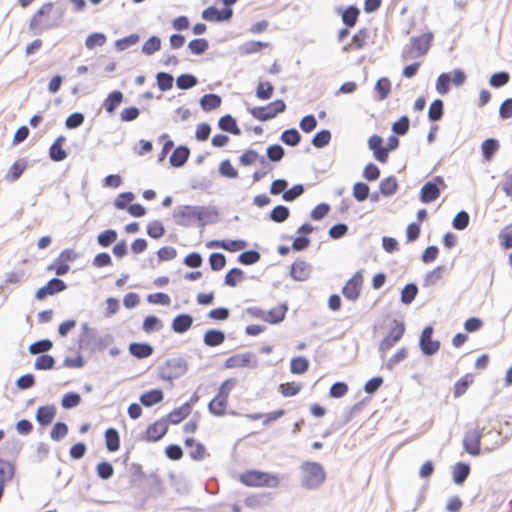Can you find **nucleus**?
<instances>
[{
	"mask_svg": "<svg viewBox=\"0 0 512 512\" xmlns=\"http://www.w3.org/2000/svg\"><path fill=\"white\" fill-rule=\"evenodd\" d=\"M66 7L60 3H43L29 20V29L34 33L52 30L62 26Z\"/></svg>",
	"mask_w": 512,
	"mask_h": 512,
	"instance_id": "1",
	"label": "nucleus"
},
{
	"mask_svg": "<svg viewBox=\"0 0 512 512\" xmlns=\"http://www.w3.org/2000/svg\"><path fill=\"white\" fill-rule=\"evenodd\" d=\"M238 479L243 485L253 488L273 489L277 488L281 482L279 475L256 469L245 470L239 475Z\"/></svg>",
	"mask_w": 512,
	"mask_h": 512,
	"instance_id": "2",
	"label": "nucleus"
},
{
	"mask_svg": "<svg viewBox=\"0 0 512 512\" xmlns=\"http://www.w3.org/2000/svg\"><path fill=\"white\" fill-rule=\"evenodd\" d=\"M432 38L431 33L411 38L410 43L402 51V59L409 61L423 57L430 48Z\"/></svg>",
	"mask_w": 512,
	"mask_h": 512,
	"instance_id": "3",
	"label": "nucleus"
},
{
	"mask_svg": "<svg viewBox=\"0 0 512 512\" xmlns=\"http://www.w3.org/2000/svg\"><path fill=\"white\" fill-rule=\"evenodd\" d=\"M302 484L308 489H315L324 483L326 473L323 466L317 462H304L301 465Z\"/></svg>",
	"mask_w": 512,
	"mask_h": 512,
	"instance_id": "4",
	"label": "nucleus"
},
{
	"mask_svg": "<svg viewBox=\"0 0 512 512\" xmlns=\"http://www.w3.org/2000/svg\"><path fill=\"white\" fill-rule=\"evenodd\" d=\"M286 110V104L278 99L267 106L253 107L249 109L250 114L259 121H268Z\"/></svg>",
	"mask_w": 512,
	"mask_h": 512,
	"instance_id": "5",
	"label": "nucleus"
},
{
	"mask_svg": "<svg viewBox=\"0 0 512 512\" xmlns=\"http://www.w3.org/2000/svg\"><path fill=\"white\" fill-rule=\"evenodd\" d=\"M187 364L182 359H169L159 368V377L165 381H172L184 375Z\"/></svg>",
	"mask_w": 512,
	"mask_h": 512,
	"instance_id": "6",
	"label": "nucleus"
},
{
	"mask_svg": "<svg viewBox=\"0 0 512 512\" xmlns=\"http://www.w3.org/2000/svg\"><path fill=\"white\" fill-rule=\"evenodd\" d=\"M481 436L482 433L478 427H470L465 431L463 437V447L468 454L472 456L480 455Z\"/></svg>",
	"mask_w": 512,
	"mask_h": 512,
	"instance_id": "7",
	"label": "nucleus"
},
{
	"mask_svg": "<svg viewBox=\"0 0 512 512\" xmlns=\"http://www.w3.org/2000/svg\"><path fill=\"white\" fill-rule=\"evenodd\" d=\"M202 212L198 207L185 205L178 208L173 217L176 224L189 226L195 220L201 219Z\"/></svg>",
	"mask_w": 512,
	"mask_h": 512,
	"instance_id": "8",
	"label": "nucleus"
},
{
	"mask_svg": "<svg viewBox=\"0 0 512 512\" xmlns=\"http://www.w3.org/2000/svg\"><path fill=\"white\" fill-rule=\"evenodd\" d=\"M445 182L442 177L437 176L434 182H427L421 188L420 199L423 203L435 201L440 196V189L445 188Z\"/></svg>",
	"mask_w": 512,
	"mask_h": 512,
	"instance_id": "9",
	"label": "nucleus"
},
{
	"mask_svg": "<svg viewBox=\"0 0 512 512\" xmlns=\"http://www.w3.org/2000/svg\"><path fill=\"white\" fill-rule=\"evenodd\" d=\"M405 324L402 321L394 320L393 326L387 336L380 343V350L387 351L391 349L403 336Z\"/></svg>",
	"mask_w": 512,
	"mask_h": 512,
	"instance_id": "10",
	"label": "nucleus"
},
{
	"mask_svg": "<svg viewBox=\"0 0 512 512\" xmlns=\"http://www.w3.org/2000/svg\"><path fill=\"white\" fill-rule=\"evenodd\" d=\"M312 266L306 260L299 258L295 260L290 267V276L295 281H306L310 278Z\"/></svg>",
	"mask_w": 512,
	"mask_h": 512,
	"instance_id": "11",
	"label": "nucleus"
},
{
	"mask_svg": "<svg viewBox=\"0 0 512 512\" xmlns=\"http://www.w3.org/2000/svg\"><path fill=\"white\" fill-rule=\"evenodd\" d=\"M433 328L425 327L420 337V347L423 354L431 356L440 349V342L432 339Z\"/></svg>",
	"mask_w": 512,
	"mask_h": 512,
	"instance_id": "12",
	"label": "nucleus"
},
{
	"mask_svg": "<svg viewBox=\"0 0 512 512\" xmlns=\"http://www.w3.org/2000/svg\"><path fill=\"white\" fill-rule=\"evenodd\" d=\"M255 363V355L252 352H246L230 356L226 359L224 366L228 369H234L254 366Z\"/></svg>",
	"mask_w": 512,
	"mask_h": 512,
	"instance_id": "13",
	"label": "nucleus"
},
{
	"mask_svg": "<svg viewBox=\"0 0 512 512\" xmlns=\"http://www.w3.org/2000/svg\"><path fill=\"white\" fill-rule=\"evenodd\" d=\"M362 284L363 276L360 272H356L342 289L344 297L352 301L356 300L360 295Z\"/></svg>",
	"mask_w": 512,
	"mask_h": 512,
	"instance_id": "14",
	"label": "nucleus"
},
{
	"mask_svg": "<svg viewBox=\"0 0 512 512\" xmlns=\"http://www.w3.org/2000/svg\"><path fill=\"white\" fill-rule=\"evenodd\" d=\"M168 431L167 422L164 419L155 421L149 425L144 433L143 439L147 442L160 440Z\"/></svg>",
	"mask_w": 512,
	"mask_h": 512,
	"instance_id": "15",
	"label": "nucleus"
},
{
	"mask_svg": "<svg viewBox=\"0 0 512 512\" xmlns=\"http://www.w3.org/2000/svg\"><path fill=\"white\" fill-rule=\"evenodd\" d=\"M65 289L66 284L61 279L53 278L46 285L36 291L35 297L38 300H43L45 297L62 292Z\"/></svg>",
	"mask_w": 512,
	"mask_h": 512,
	"instance_id": "16",
	"label": "nucleus"
},
{
	"mask_svg": "<svg viewBox=\"0 0 512 512\" xmlns=\"http://www.w3.org/2000/svg\"><path fill=\"white\" fill-rule=\"evenodd\" d=\"M233 11L231 8L226 7L222 10H218L215 7H208L202 13L203 19L211 22H222L227 21L232 17Z\"/></svg>",
	"mask_w": 512,
	"mask_h": 512,
	"instance_id": "17",
	"label": "nucleus"
},
{
	"mask_svg": "<svg viewBox=\"0 0 512 512\" xmlns=\"http://www.w3.org/2000/svg\"><path fill=\"white\" fill-rule=\"evenodd\" d=\"M382 144L383 139L379 135L374 134L368 139L369 149L373 151L375 159L381 163H386L388 160V154Z\"/></svg>",
	"mask_w": 512,
	"mask_h": 512,
	"instance_id": "18",
	"label": "nucleus"
},
{
	"mask_svg": "<svg viewBox=\"0 0 512 512\" xmlns=\"http://www.w3.org/2000/svg\"><path fill=\"white\" fill-rule=\"evenodd\" d=\"M208 247L221 248L229 252H237L246 248L247 244L243 240H215L207 244Z\"/></svg>",
	"mask_w": 512,
	"mask_h": 512,
	"instance_id": "19",
	"label": "nucleus"
},
{
	"mask_svg": "<svg viewBox=\"0 0 512 512\" xmlns=\"http://www.w3.org/2000/svg\"><path fill=\"white\" fill-rule=\"evenodd\" d=\"M192 412V406L189 402H185L180 407L173 409L167 415V421L170 424L176 425L186 419Z\"/></svg>",
	"mask_w": 512,
	"mask_h": 512,
	"instance_id": "20",
	"label": "nucleus"
},
{
	"mask_svg": "<svg viewBox=\"0 0 512 512\" xmlns=\"http://www.w3.org/2000/svg\"><path fill=\"white\" fill-rule=\"evenodd\" d=\"M272 494L267 492L253 493L244 499V505L250 509H257L263 506Z\"/></svg>",
	"mask_w": 512,
	"mask_h": 512,
	"instance_id": "21",
	"label": "nucleus"
},
{
	"mask_svg": "<svg viewBox=\"0 0 512 512\" xmlns=\"http://www.w3.org/2000/svg\"><path fill=\"white\" fill-rule=\"evenodd\" d=\"M193 324V318L189 314L177 315L172 321V329L176 333H185Z\"/></svg>",
	"mask_w": 512,
	"mask_h": 512,
	"instance_id": "22",
	"label": "nucleus"
},
{
	"mask_svg": "<svg viewBox=\"0 0 512 512\" xmlns=\"http://www.w3.org/2000/svg\"><path fill=\"white\" fill-rule=\"evenodd\" d=\"M288 307L286 304H280L269 311H266V321L269 324H278L285 319Z\"/></svg>",
	"mask_w": 512,
	"mask_h": 512,
	"instance_id": "23",
	"label": "nucleus"
},
{
	"mask_svg": "<svg viewBox=\"0 0 512 512\" xmlns=\"http://www.w3.org/2000/svg\"><path fill=\"white\" fill-rule=\"evenodd\" d=\"M474 382V376L472 373H466L464 376H462L453 387V396L455 398H458L466 393L469 386L472 385Z\"/></svg>",
	"mask_w": 512,
	"mask_h": 512,
	"instance_id": "24",
	"label": "nucleus"
},
{
	"mask_svg": "<svg viewBox=\"0 0 512 512\" xmlns=\"http://www.w3.org/2000/svg\"><path fill=\"white\" fill-rule=\"evenodd\" d=\"M164 398L163 392L160 389H152L143 393L140 396V402L146 407H151L155 404L160 403Z\"/></svg>",
	"mask_w": 512,
	"mask_h": 512,
	"instance_id": "25",
	"label": "nucleus"
},
{
	"mask_svg": "<svg viewBox=\"0 0 512 512\" xmlns=\"http://www.w3.org/2000/svg\"><path fill=\"white\" fill-rule=\"evenodd\" d=\"M228 399L216 395L208 404L210 413L216 416H223L226 413Z\"/></svg>",
	"mask_w": 512,
	"mask_h": 512,
	"instance_id": "26",
	"label": "nucleus"
},
{
	"mask_svg": "<svg viewBox=\"0 0 512 512\" xmlns=\"http://www.w3.org/2000/svg\"><path fill=\"white\" fill-rule=\"evenodd\" d=\"M56 414V409L54 406H41L37 409L36 412V419L37 421L43 425H49Z\"/></svg>",
	"mask_w": 512,
	"mask_h": 512,
	"instance_id": "27",
	"label": "nucleus"
},
{
	"mask_svg": "<svg viewBox=\"0 0 512 512\" xmlns=\"http://www.w3.org/2000/svg\"><path fill=\"white\" fill-rule=\"evenodd\" d=\"M218 126L221 130L233 135L241 134V130L238 127L236 120L229 114L224 115L219 119Z\"/></svg>",
	"mask_w": 512,
	"mask_h": 512,
	"instance_id": "28",
	"label": "nucleus"
},
{
	"mask_svg": "<svg viewBox=\"0 0 512 512\" xmlns=\"http://www.w3.org/2000/svg\"><path fill=\"white\" fill-rule=\"evenodd\" d=\"M122 101L123 93L119 90H115L108 94V96L104 100L103 106L109 114H112L116 110V108L122 103Z\"/></svg>",
	"mask_w": 512,
	"mask_h": 512,
	"instance_id": "29",
	"label": "nucleus"
},
{
	"mask_svg": "<svg viewBox=\"0 0 512 512\" xmlns=\"http://www.w3.org/2000/svg\"><path fill=\"white\" fill-rule=\"evenodd\" d=\"M129 352L138 359L147 358L152 355L153 347L147 343H131Z\"/></svg>",
	"mask_w": 512,
	"mask_h": 512,
	"instance_id": "30",
	"label": "nucleus"
},
{
	"mask_svg": "<svg viewBox=\"0 0 512 512\" xmlns=\"http://www.w3.org/2000/svg\"><path fill=\"white\" fill-rule=\"evenodd\" d=\"M185 445L190 448L189 455L194 460H203L206 456V449L201 444L196 442L193 438H187Z\"/></svg>",
	"mask_w": 512,
	"mask_h": 512,
	"instance_id": "31",
	"label": "nucleus"
},
{
	"mask_svg": "<svg viewBox=\"0 0 512 512\" xmlns=\"http://www.w3.org/2000/svg\"><path fill=\"white\" fill-rule=\"evenodd\" d=\"M190 155V151L185 146L177 147L172 155L170 156V164L174 167H181L185 164L188 157Z\"/></svg>",
	"mask_w": 512,
	"mask_h": 512,
	"instance_id": "32",
	"label": "nucleus"
},
{
	"mask_svg": "<svg viewBox=\"0 0 512 512\" xmlns=\"http://www.w3.org/2000/svg\"><path fill=\"white\" fill-rule=\"evenodd\" d=\"M203 341L209 347H216L225 341V334L221 330H208L204 334Z\"/></svg>",
	"mask_w": 512,
	"mask_h": 512,
	"instance_id": "33",
	"label": "nucleus"
},
{
	"mask_svg": "<svg viewBox=\"0 0 512 512\" xmlns=\"http://www.w3.org/2000/svg\"><path fill=\"white\" fill-rule=\"evenodd\" d=\"M64 141L65 138L63 136H60L50 146L49 155L52 160L59 162L67 157L66 151L62 148V144Z\"/></svg>",
	"mask_w": 512,
	"mask_h": 512,
	"instance_id": "34",
	"label": "nucleus"
},
{
	"mask_svg": "<svg viewBox=\"0 0 512 512\" xmlns=\"http://www.w3.org/2000/svg\"><path fill=\"white\" fill-rule=\"evenodd\" d=\"M221 103V97L217 94H205L200 100L202 109L207 112L219 108Z\"/></svg>",
	"mask_w": 512,
	"mask_h": 512,
	"instance_id": "35",
	"label": "nucleus"
},
{
	"mask_svg": "<svg viewBox=\"0 0 512 512\" xmlns=\"http://www.w3.org/2000/svg\"><path fill=\"white\" fill-rule=\"evenodd\" d=\"M106 447L110 452H115L120 448L119 433L114 428H109L105 432Z\"/></svg>",
	"mask_w": 512,
	"mask_h": 512,
	"instance_id": "36",
	"label": "nucleus"
},
{
	"mask_svg": "<svg viewBox=\"0 0 512 512\" xmlns=\"http://www.w3.org/2000/svg\"><path fill=\"white\" fill-rule=\"evenodd\" d=\"M302 390V384L299 382H285L278 386V391L283 397L296 396Z\"/></svg>",
	"mask_w": 512,
	"mask_h": 512,
	"instance_id": "37",
	"label": "nucleus"
},
{
	"mask_svg": "<svg viewBox=\"0 0 512 512\" xmlns=\"http://www.w3.org/2000/svg\"><path fill=\"white\" fill-rule=\"evenodd\" d=\"M498 149V141L492 138L486 139L485 141H483L481 145L482 155L484 159L488 162L492 160L494 154L498 151Z\"/></svg>",
	"mask_w": 512,
	"mask_h": 512,
	"instance_id": "38",
	"label": "nucleus"
},
{
	"mask_svg": "<svg viewBox=\"0 0 512 512\" xmlns=\"http://www.w3.org/2000/svg\"><path fill=\"white\" fill-rule=\"evenodd\" d=\"M360 11L356 6H349L342 12V21L347 27H354L358 21Z\"/></svg>",
	"mask_w": 512,
	"mask_h": 512,
	"instance_id": "39",
	"label": "nucleus"
},
{
	"mask_svg": "<svg viewBox=\"0 0 512 512\" xmlns=\"http://www.w3.org/2000/svg\"><path fill=\"white\" fill-rule=\"evenodd\" d=\"M14 472H15L14 464L7 460L0 458V481H2L4 484H6L13 478Z\"/></svg>",
	"mask_w": 512,
	"mask_h": 512,
	"instance_id": "40",
	"label": "nucleus"
},
{
	"mask_svg": "<svg viewBox=\"0 0 512 512\" xmlns=\"http://www.w3.org/2000/svg\"><path fill=\"white\" fill-rule=\"evenodd\" d=\"M27 164L24 160H18L12 164L6 174V179L10 182L16 181L26 169Z\"/></svg>",
	"mask_w": 512,
	"mask_h": 512,
	"instance_id": "41",
	"label": "nucleus"
},
{
	"mask_svg": "<svg viewBox=\"0 0 512 512\" xmlns=\"http://www.w3.org/2000/svg\"><path fill=\"white\" fill-rule=\"evenodd\" d=\"M470 473V467L465 463H457L453 469V480L456 484H462Z\"/></svg>",
	"mask_w": 512,
	"mask_h": 512,
	"instance_id": "42",
	"label": "nucleus"
},
{
	"mask_svg": "<svg viewBox=\"0 0 512 512\" xmlns=\"http://www.w3.org/2000/svg\"><path fill=\"white\" fill-rule=\"evenodd\" d=\"M379 189L384 196H391L395 194L398 189V183L395 177H387L383 179L380 182Z\"/></svg>",
	"mask_w": 512,
	"mask_h": 512,
	"instance_id": "43",
	"label": "nucleus"
},
{
	"mask_svg": "<svg viewBox=\"0 0 512 512\" xmlns=\"http://www.w3.org/2000/svg\"><path fill=\"white\" fill-rule=\"evenodd\" d=\"M268 46V43L261 42V41H247L240 47V52L243 55H250L253 53H257L261 51L263 48H266Z\"/></svg>",
	"mask_w": 512,
	"mask_h": 512,
	"instance_id": "44",
	"label": "nucleus"
},
{
	"mask_svg": "<svg viewBox=\"0 0 512 512\" xmlns=\"http://www.w3.org/2000/svg\"><path fill=\"white\" fill-rule=\"evenodd\" d=\"M274 86L269 81L259 82L256 87V96L260 100H268L273 96Z\"/></svg>",
	"mask_w": 512,
	"mask_h": 512,
	"instance_id": "45",
	"label": "nucleus"
},
{
	"mask_svg": "<svg viewBox=\"0 0 512 512\" xmlns=\"http://www.w3.org/2000/svg\"><path fill=\"white\" fill-rule=\"evenodd\" d=\"M309 368V361L307 358L299 356L295 357L290 362V371L293 374H303Z\"/></svg>",
	"mask_w": 512,
	"mask_h": 512,
	"instance_id": "46",
	"label": "nucleus"
},
{
	"mask_svg": "<svg viewBox=\"0 0 512 512\" xmlns=\"http://www.w3.org/2000/svg\"><path fill=\"white\" fill-rule=\"evenodd\" d=\"M375 91L379 100H384L388 97L391 92V82L388 78H380L376 85Z\"/></svg>",
	"mask_w": 512,
	"mask_h": 512,
	"instance_id": "47",
	"label": "nucleus"
},
{
	"mask_svg": "<svg viewBox=\"0 0 512 512\" xmlns=\"http://www.w3.org/2000/svg\"><path fill=\"white\" fill-rule=\"evenodd\" d=\"M243 279V271L239 268H233L226 273L224 282L229 287H235Z\"/></svg>",
	"mask_w": 512,
	"mask_h": 512,
	"instance_id": "48",
	"label": "nucleus"
},
{
	"mask_svg": "<svg viewBox=\"0 0 512 512\" xmlns=\"http://www.w3.org/2000/svg\"><path fill=\"white\" fill-rule=\"evenodd\" d=\"M368 38V31L365 28L359 29L357 33L354 34V36L351 39L350 46L353 49L359 50L362 49L367 42Z\"/></svg>",
	"mask_w": 512,
	"mask_h": 512,
	"instance_id": "49",
	"label": "nucleus"
},
{
	"mask_svg": "<svg viewBox=\"0 0 512 512\" xmlns=\"http://www.w3.org/2000/svg\"><path fill=\"white\" fill-rule=\"evenodd\" d=\"M161 48V40L157 36H152L146 40L142 46V52L145 55H152Z\"/></svg>",
	"mask_w": 512,
	"mask_h": 512,
	"instance_id": "50",
	"label": "nucleus"
},
{
	"mask_svg": "<svg viewBox=\"0 0 512 512\" xmlns=\"http://www.w3.org/2000/svg\"><path fill=\"white\" fill-rule=\"evenodd\" d=\"M107 41V38L105 36V34L103 33H92L90 34L86 40H85V46L88 48V49H94L95 47L99 46H103Z\"/></svg>",
	"mask_w": 512,
	"mask_h": 512,
	"instance_id": "51",
	"label": "nucleus"
},
{
	"mask_svg": "<svg viewBox=\"0 0 512 512\" xmlns=\"http://www.w3.org/2000/svg\"><path fill=\"white\" fill-rule=\"evenodd\" d=\"M163 324L159 318L154 315L147 316L143 321V330L146 333H151L162 329Z\"/></svg>",
	"mask_w": 512,
	"mask_h": 512,
	"instance_id": "52",
	"label": "nucleus"
},
{
	"mask_svg": "<svg viewBox=\"0 0 512 512\" xmlns=\"http://www.w3.org/2000/svg\"><path fill=\"white\" fill-rule=\"evenodd\" d=\"M281 140L286 145L296 146L299 144V142L301 140V136H300L299 132L293 128V129L285 130L281 135Z\"/></svg>",
	"mask_w": 512,
	"mask_h": 512,
	"instance_id": "53",
	"label": "nucleus"
},
{
	"mask_svg": "<svg viewBox=\"0 0 512 512\" xmlns=\"http://www.w3.org/2000/svg\"><path fill=\"white\" fill-rule=\"evenodd\" d=\"M208 41L204 38L193 39L189 42L188 48L191 53L201 55L208 49Z\"/></svg>",
	"mask_w": 512,
	"mask_h": 512,
	"instance_id": "54",
	"label": "nucleus"
},
{
	"mask_svg": "<svg viewBox=\"0 0 512 512\" xmlns=\"http://www.w3.org/2000/svg\"><path fill=\"white\" fill-rule=\"evenodd\" d=\"M443 115V102L440 99L434 100L428 110V116L431 121H438Z\"/></svg>",
	"mask_w": 512,
	"mask_h": 512,
	"instance_id": "55",
	"label": "nucleus"
},
{
	"mask_svg": "<svg viewBox=\"0 0 512 512\" xmlns=\"http://www.w3.org/2000/svg\"><path fill=\"white\" fill-rule=\"evenodd\" d=\"M97 240L102 247H108L117 240V233L112 229L105 230L98 235Z\"/></svg>",
	"mask_w": 512,
	"mask_h": 512,
	"instance_id": "56",
	"label": "nucleus"
},
{
	"mask_svg": "<svg viewBox=\"0 0 512 512\" xmlns=\"http://www.w3.org/2000/svg\"><path fill=\"white\" fill-rule=\"evenodd\" d=\"M289 209L283 205L274 207L270 213V218L277 223L284 222L289 217Z\"/></svg>",
	"mask_w": 512,
	"mask_h": 512,
	"instance_id": "57",
	"label": "nucleus"
},
{
	"mask_svg": "<svg viewBox=\"0 0 512 512\" xmlns=\"http://www.w3.org/2000/svg\"><path fill=\"white\" fill-rule=\"evenodd\" d=\"M164 233H165V228H164L163 224L158 220H154L147 225V234L151 238H154V239L161 238L164 235Z\"/></svg>",
	"mask_w": 512,
	"mask_h": 512,
	"instance_id": "58",
	"label": "nucleus"
},
{
	"mask_svg": "<svg viewBox=\"0 0 512 512\" xmlns=\"http://www.w3.org/2000/svg\"><path fill=\"white\" fill-rule=\"evenodd\" d=\"M418 288L415 284H407L401 291V301L410 304L417 296Z\"/></svg>",
	"mask_w": 512,
	"mask_h": 512,
	"instance_id": "59",
	"label": "nucleus"
},
{
	"mask_svg": "<svg viewBox=\"0 0 512 512\" xmlns=\"http://www.w3.org/2000/svg\"><path fill=\"white\" fill-rule=\"evenodd\" d=\"M157 85L161 91L170 90L173 86V77L165 72H160L156 76Z\"/></svg>",
	"mask_w": 512,
	"mask_h": 512,
	"instance_id": "60",
	"label": "nucleus"
},
{
	"mask_svg": "<svg viewBox=\"0 0 512 512\" xmlns=\"http://www.w3.org/2000/svg\"><path fill=\"white\" fill-rule=\"evenodd\" d=\"M451 77L447 73H442L436 80V90L439 94L445 95L449 91Z\"/></svg>",
	"mask_w": 512,
	"mask_h": 512,
	"instance_id": "61",
	"label": "nucleus"
},
{
	"mask_svg": "<svg viewBox=\"0 0 512 512\" xmlns=\"http://www.w3.org/2000/svg\"><path fill=\"white\" fill-rule=\"evenodd\" d=\"M197 84V79L191 74H182L176 79V85L179 89H189Z\"/></svg>",
	"mask_w": 512,
	"mask_h": 512,
	"instance_id": "62",
	"label": "nucleus"
},
{
	"mask_svg": "<svg viewBox=\"0 0 512 512\" xmlns=\"http://www.w3.org/2000/svg\"><path fill=\"white\" fill-rule=\"evenodd\" d=\"M509 80L510 75L507 72H498L490 77L489 84L494 88H499L506 85Z\"/></svg>",
	"mask_w": 512,
	"mask_h": 512,
	"instance_id": "63",
	"label": "nucleus"
},
{
	"mask_svg": "<svg viewBox=\"0 0 512 512\" xmlns=\"http://www.w3.org/2000/svg\"><path fill=\"white\" fill-rule=\"evenodd\" d=\"M499 239L502 247L505 249L512 247V225L505 226L500 234Z\"/></svg>",
	"mask_w": 512,
	"mask_h": 512,
	"instance_id": "64",
	"label": "nucleus"
}]
</instances>
